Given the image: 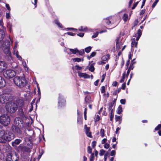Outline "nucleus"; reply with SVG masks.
Instances as JSON below:
<instances>
[{"instance_id": "64", "label": "nucleus", "mask_w": 161, "mask_h": 161, "mask_svg": "<svg viewBox=\"0 0 161 161\" xmlns=\"http://www.w3.org/2000/svg\"><path fill=\"white\" fill-rule=\"evenodd\" d=\"M10 17V14L9 13H7L6 14V17L7 18H9Z\"/></svg>"}, {"instance_id": "25", "label": "nucleus", "mask_w": 161, "mask_h": 161, "mask_svg": "<svg viewBox=\"0 0 161 161\" xmlns=\"http://www.w3.org/2000/svg\"><path fill=\"white\" fill-rule=\"evenodd\" d=\"M70 51L74 54H75L77 52H79V50L75 48V49H69Z\"/></svg>"}, {"instance_id": "41", "label": "nucleus", "mask_w": 161, "mask_h": 161, "mask_svg": "<svg viewBox=\"0 0 161 161\" xmlns=\"http://www.w3.org/2000/svg\"><path fill=\"white\" fill-rule=\"evenodd\" d=\"M138 2H136L135 3H134L133 5V6L132 7V9H135V7L137 6V5L138 4Z\"/></svg>"}, {"instance_id": "4", "label": "nucleus", "mask_w": 161, "mask_h": 161, "mask_svg": "<svg viewBox=\"0 0 161 161\" xmlns=\"http://www.w3.org/2000/svg\"><path fill=\"white\" fill-rule=\"evenodd\" d=\"M9 115L7 113L2 115L0 116V123L5 126L8 125L10 122Z\"/></svg>"}, {"instance_id": "39", "label": "nucleus", "mask_w": 161, "mask_h": 161, "mask_svg": "<svg viewBox=\"0 0 161 161\" xmlns=\"http://www.w3.org/2000/svg\"><path fill=\"white\" fill-rule=\"evenodd\" d=\"M77 53H79V54L80 55H82L84 53V51L83 49H82V50H81L80 51H79V52H77Z\"/></svg>"}, {"instance_id": "63", "label": "nucleus", "mask_w": 161, "mask_h": 161, "mask_svg": "<svg viewBox=\"0 0 161 161\" xmlns=\"http://www.w3.org/2000/svg\"><path fill=\"white\" fill-rule=\"evenodd\" d=\"M86 134L88 136H89V137H91V132H88V133H86Z\"/></svg>"}, {"instance_id": "10", "label": "nucleus", "mask_w": 161, "mask_h": 161, "mask_svg": "<svg viewBox=\"0 0 161 161\" xmlns=\"http://www.w3.org/2000/svg\"><path fill=\"white\" fill-rule=\"evenodd\" d=\"M78 75L80 77H82L85 79L90 78V75L86 73H83L80 72H78Z\"/></svg>"}, {"instance_id": "13", "label": "nucleus", "mask_w": 161, "mask_h": 161, "mask_svg": "<svg viewBox=\"0 0 161 161\" xmlns=\"http://www.w3.org/2000/svg\"><path fill=\"white\" fill-rule=\"evenodd\" d=\"M21 140L20 139H17L14 140V141L12 142V146L14 147L16 146V145L19 144L21 142Z\"/></svg>"}, {"instance_id": "56", "label": "nucleus", "mask_w": 161, "mask_h": 161, "mask_svg": "<svg viewBox=\"0 0 161 161\" xmlns=\"http://www.w3.org/2000/svg\"><path fill=\"white\" fill-rule=\"evenodd\" d=\"M6 7L8 10L10 11V8L8 4H6Z\"/></svg>"}, {"instance_id": "7", "label": "nucleus", "mask_w": 161, "mask_h": 161, "mask_svg": "<svg viewBox=\"0 0 161 161\" xmlns=\"http://www.w3.org/2000/svg\"><path fill=\"white\" fill-rule=\"evenodd\" d=\"M10 44V42H8L7 47H6V48H3V49L4 53L7 56H9L11 58V54L9 49Z\"/></svg>"}, {"instance_id": "35", "label": "nucleus", "mask_w": 161, "mask_h": 161, "mask_svg": "<svg viewBox=\"0 0 161 161\" xmlns=\"http://www.w3.org/2000/svg\"><path fill=\"white\" fill-rule=\"evenodd\" d=\"M158 2V0H156L155 1V2L153 3V4L152 5V8L154 7Z\"/></svg>"}, {"instance_id": "18", "label": "nucleus", "mask_w": 161, "mask_h": 161, "mask_svg": "<svg viewBox=\"0 0 161 161\" xmlns=\"http://www.w3.org/2000/svg\"><path fill=\"white\" fill-rule=\"evenodd\" d=\"M109 55H104L102 57L101 60L103 62H106L107 59L109 58Z\"/></svg>"}, {"instance_id": "38", "label": "nucleus", "mask_w": 161, "mask_h": 161, "mask_svg": "<svg viewBox=\"0 0 161 161\" xmlns=\"http://www.w3.org/2000/svg\"><path fill=\"white\" fill-rule=\"evenodd\" d=\"M104 147L105 148L108 149L109 147V144L107 143H105Z\"/></svg>"}, {"instance_id": "2", "label": "nucleus", "mask_w": 161, "mask_h": 161, "mask_svg": "<svg viewBox=\"0 0 161 161\" xmlns=\"http://www.w3.org/2000/svg\"><path fill=\"white\" fill-rule=\"evenodd\" d=\"M15 137L14 135L8 130H4V133L0 136V142L5 143L7 141H9Z\"/></svg>"}, {"instance_id": "29", "label": "nucleus", "mask_w": 161, "mask_h": 161, "mask_svg": "<svg viewBox=\"0 0 161 161\" xmlns=\"http://www.w3.org/2000/svg\"><path fill=\"white\" fill-rule=\"evenodd\" d=\"M92 49V47L90 46L87 47L85 48V51L87 53H89Z\"/></svg>"}, {"instance_id": "44", "label": "nucleus", "mask_w": 161, "mask_h": 161, "mask_svg": "<svg viewBox=\"0 0 161 161\" xmlns=\"http://www.w3.org/2000/svg\"><path fill=\"white\" fill-rule=\"evenodd\" d=\"M34 102H35V99H34L33 100V101H32V102H31V107L30 109V111H32L33 110V104L34 103Z\"/></svg>"}, {"instance_id": "33", "label": "nucleus", "mask_w": 161, "mask_h": 161, "mask_svg": "<svg viewBox=\"0 0 161 161\" xmlns=\"http://www.w3.org/2000/svg\"><path fill=\"white\" fill-rule=\"evenodd\" d=\"M105 151H104L103 149L101 150L100 151L99 155L100 156H103L104 154L105 153Z\"/></svg>"}, {"instance_id": "43", "label": "nucleus", "mask_w": 161, "mask_h": 161, "mask_svg": "<svg viewBox=\"0 0 161 161\" xmlns=\"http://www.w3.org/2000/svg\"><path fill=\"white\" fill-rule=\"evenodd\" d=\"M161 128V125H158L155 128V130H158Z\"/></svg>"}, {"instance_id": "9", "label": "nucleus", "mask_w": 161, "mask_h": 161, "mask_svg": "<svg viewBox=\"0 0 161 161\" xmlns=\"http://www.w3.org/2000/svg\"><path fill=\"white\" fill-rule=\"evenodd\" d=\"M66 100L61 96L58 98V104L59 106L62 107L66 103Z\"/></svg>"}, {"instance_id": "21", "label": "nucleus", "mask_w": 161, "mask_h": 161, "mask_svg": "<svg viewBox=\"0 0 161 161\" xmlns=\"http://www.w3.org/2000/svg\"><path fill=\"white\" fill-rule=\"evenodd\" d=\"M85 101L86 103H89L91 101V97L89 96H87L85 97Z\"/></svg>"}, {"instance_id": "19", "label": "nucleus", "mask_w": 161, "mask_h": 161, "mask_svg": "<svg viewBox=\"0 0 161 161\" xmlns=\"http://www.w3.org/2000/svg\"><path fill=\"white\" fill-rule=\"evenodd\" d=\"M20 118H16L15 119L14 122L16 125H18L20 124V123L21 122L20 121Z\"/></svg>"}, {"instance_id": "23", "label": "nucleus", "mask_w": 161, "mask_h": 161, "mask_svg": "<svg viewBox=\"0 0 161 161\" xmlns=\"http://www.w3.org/2000/svg\"><path fill=\"white\" fill-rule=\"evenodd\" d=\"M95 69L94 64H92L88 68L89 70L91 72H93Z\"/></svg>"}, {"instance_id": "27", "label": "nucleus", "mask_w": 161, "mask_h": 161, "mask_svg": "<svg viewBox=\"0 0 161 161\" xmlns=\"http://www.w3.org/2000/svg\"><path fill=\"white\" fill-rule=\"evenodd\" d=\"M4 130L2 126L0 125V136H2L3 133H4Z\"/></svg>"}, {"instance_id": "59", "label": "nucleus", "mask_w": 161, "mask_h": 161, "mask_svg": "<svg viewBox=\"0 0 161 161\" xmlns=\"http://www.w3.org/2000/svg\"><path fill=\"white\" fill-rule=\"evenodd\" d=\"M107 141V139H106V138H104L103 139L102 141V142H101V143L102 144H104V143H105V142H106V141Z\"/></svg>"}, {"instance_id": "51", "label": "nucleus", "mask_w": 161, "mask_h": 161, "mask_svg": "<svg viewBox=\"0 0 161 161\" xmlns=\"http://www.w3.org/2000/svg\"><path fill=\"white\" fill-rule=\"evenodd\" d=\"M135 59L134 58V59H133L131 62V63L130 64V68H131V65H133L135 64V63H136V62H134V61L135 60Z\"/></svg>"}, {"instance_id": "62", "label": "nucleus", "mask_w": 161, "mask_h": 161, "mask_svg": "<svg viewBox=\"0 0 161 161\" xmlns=\"http://www.w3.org/2000/svg\"><path fill=\"white\" fill-rule=\"evenodd\" d=\"M131 68H130V67L129 68V69H128L127 71V76H128L129 75V73L130 72V69Z\"/></svg>"}, {"instance_id": "55", "label": "nucleus", "mask_w": 161, "mask_h": 161, "mask_svg": "<svg viewBox=\"0 0 161 161\" xmlns=\"http://www.w3.org/2000/svg\"><path fill=\"white\" fill-rule=\"evenodd\" d=\"M96 142L95 141H93L92 143V147H94L96 145Z\"/></svg>"}, {"instance_id": "58", "label": "nucleus", "mask_w": 161, "mask_h": 161, "mask_svg": "<svg viewBox=\"0 0 161 161\" xmlns=\"http://www.w3.org/2000/svg\"><path fill=\"white\" fill-rule=\"evenodd\" d=\"M126 87V84L125 83H124L122 86V88L124 90Z\"/></svg>"}, {"instance_id": "49", "label": "nucleus", "mask_w": 161, "mask_h": 161, "mask_svg": "<svg viewBox=\"0 0 161 161\" xmlns=\"http://www.w3.org/2000/svg\"><path fill=\"white\" fill-rule=\"evenodd\" d=\"M100 119V117L99 115H97L95 119V121H98Z\"/></svg>"}, {"instance_id": "48", "label": "nucleus", "mask_w": 161, "mask_h": 161, "mask_svg": "<svg viewBox=\"0 0 161 161\" xmlns=\"http://www.w3.org/2000/svg\"><path fill=\"white\" fill-rule=\"evenodd\" d=\"M18 52L17 51L16 52V56L19 59V60H21L22 59V58L21 56L19 55L18 54Z\"/></svg>"}, {"instance_id": "40", "label": "nucleus", "mask_w": 161, "mask_h": 161, "mask_svg": "<svg viewBox=\"0 0 161 161\" xmlns=\"http://www.w3.org/2000/svg\"><path fill=\"white\" fill-rule=\"evenodd\" d=\"M101 92L102 93H104L105 92V87L103 86L101 88Z\"/></svg>"}, {"instance_id": "31", "label": "nucleus", "mask_w": 161, "mask_h": 161, "mask_svg": "<svg viewBox=\"0 0 161 161\" xmlns=\"http://www.w3.org/2000/svg\"><path fill=\"white\" fill-rule=\"evenodd\" d=\"M104 130L103 129H101L100 130V135L102 137H103L104 136Z\"/></svg>"}, {"instance_id": "24", "label": "nucleus", "mask_w": 161, "mask_h": 161, "mask_svg": "<svg viewBox=\"0 0 161 161\" xmlns=\"http://www.w3.org/2000/svg\"><path fill=\"white\" fill-rule=\"evenodd\" d=\"M109 111H113L114 110V104L112 103H111L109 104Z\"/></svg>"}, {"instance_id": "52", "label": "nucleus", "mask_w": 161, "mask_h": 161, "mask_svg": "<svg viewBox=\"0 0 161 161\" xmlns=\"http://www.w3.org/2000/svg\"><path fill=\"white\" fill-rule=\"evenodd\" d=\"M77 35L80 37H83L84 36V33H80L77 34Z\"/></svg>"}, {"instance_id": "5", "label": "nucleus", "mask_w": 161, "mask_h": 161, "mask_svg": "<svg viewBox=\"0 0 161 161\" xmlns=\"http://www.w3.org/2000/svg\"><path fill=\"white\" fill-rule=\"evenodd\" d=\"M4 76L8 79H10L16 75V73L12 69H7L4 72Z\"/></svg>"}, {"instance_id": "6", "label": "nucleus", "mask_w": 161, "mask_h": 161, "mask_svg": "<svg viewBox=\"0 0 161 161\" xmlns=\"http://www.w3.org/2000/svg\"><path fill=\"white\" fill-rule=\"evenodd\" d=\"M19 157L16 153H9L7 156L6 161H18Z\"/></svg>"}, {"instance_id": "60", "label": "nucleus", "mask_w": 161, "mask_h": 161, "mask_svg": "<svg viewBox=\"0 0 161 161\" xmlns=\"http://www.w3.org/2000/svg\"><path fill=\"white\" fill-rule=\"evenodd\" d=\"M75 67L76 68V69H78V70H80L82 69L81 67L79 66L78 65H76L75 66Z\"/></svg>"}, {"instance_id": "22", "label": "nucleus", "mask_w": 161, "mask_h": 161, "mask_svg": "<svg viewBox=\"0 0 161 161\" xmlns=\"http://www.w3.org/2000/svg\"><path fill=\"white\" fill-rule=\"evenodd\" d=\"M8 42H10L8 40H6L2 44V47L3 48H6L7 47V44Z\"/></svg>"}, {"instance_id": "34", "label": "nucleus", "mask_w": 161, "mask_h": 161, "mask_svg": "<svg viewBox=\"0 0 161 161\" xmlns=\"http://www.w3.org/2000/svg\"><path fill=\"white\" fill-rule=\"evenodd\" d=\"M22 64L23 66H24L25 68V70H28V68L26 66V62L25 61H23L22 62Z\"/></svg>"}, {"instance_id": "46", "label": "nucleus", "mask_w": 161, "mask_h": 161, "mask_svg": "<svg viewBox=\"0 0 161 161\" xmlns=\"http://www.w3.org/2000/svg\"><path fill=\"white\" fill-rule=\"evenodd\" d=\"M115 151L114 150L111 151L110 153V156H112L115 155Z\"/></svg>"}, {"instance_id": "28", "label": "nucleus", "mask_w": 161, "mask_h": 161, "mask_svg": "<svg viewBox=\"0 0 161 161\" xmlns=\"http://www.w3.org/2000/svg\"><path fill=\"white\" fill-rule=\"evenodd\" d=\"M87 30V27H84L83 26H81L79 29V30L80 31H86Z\"/></svg>"}, {"instance_id": "30", "label": "nucleus", "mask_w": 161, "mask_h": 161, "mask_svg": "<svg viewBox=\"0 0 161 161\" xmlns=\"http://www.w3.org/2000/svg\"><path fill=\"white\" fill-rule=\"evenodd\" d=\"M128 18V15L126 14H124L123 17V19L125 21H127Z\"/></svg>"}, {"instance_id": "8", "label": "nucleus", "mask_w": 161, "mask_h": 161, "mask_svg": "<svg viewBox=\"0 0 161 161\" xmlns=\"http://www.w3.org/2000/svg\"><path fill=\"white\" fill-rule=\"evenodd\" d=\"M7 67V64L3 61H0V72H3Z\"/></svg>"}, {"instance_id": "12", "label": "nucleus", "mask_w": 161, "mask_h": 161, "mask_svg": "<svg viewBox=\"0 0 161 161\" xmlns=\"http://www.w3.org/2000/svg\"><path fill=\"white\" fill-rule=\"evenodd\" d=\"M123 44L120 41L119 38L116 39V47L117 49L119 50L120 47L122 46Z\"/></svg>"}, {"instance_id": "11", "label": "nucleus", "mask_w": 161, "mask_h": 161, "mask_svg": "<svg viewBox=\"0 0 161 161\" xmlns=\"http://www.w3.org/2000/svg\"><path fill=\"white\" fill-rule=\"evenodd\" d=\"M14 132L17 135H20L22 133V131L18 127L14 126L13 128Z\"/></svg>"}, {"instance_id": "54", "label": "nucleus", "mask_w": 161, "mask_h": 161, "mask_svg": "<svg viewBox=\"0 0 161 161\" xmlns=\"http://www.w3.org/2000/svg\"><path fill=\"white\" fill-rule=\"evenodd\" d=\"M105 63H106V62H103V61H102L101 60V61H99L97 63V64H105Z\"/></svg>"}, {"instance_id": "37", "label": "nucleus", "mask_w": 161, "mask_h": 161, "mask_svg": "<svg viewBox=\"0 0 161 161\" xmlns=\"http://www.w3.org/2000/svg\"><path fill=\"white\" fill-rule=\"evenodd\" d=\"M98 34L99 32H97L95 33L93 35H92V38H94L97 37L98 36Z\"/></svg>"}, {"instance_id": "15", "label": "nucleus", "mask_w": 161, "mask_h": 161, "mask_svg": "<svg viewBox=\"0 0 161 161\" xmlns=\"http://www.w3.org/2000/svg\"><path fill=\"white\" fill-rule=\"evenodd\" d=\"M142 33L140 29H139L137 32L136 34V35L137 36L136 37V41H137L139 39V38L141 36Z\"/></svg>"}, {"instance_id": "17", "label": "nucleus", "mask_w": 161, "mask_h": 161, "mask_svg": "<svg viewBox=\"0 0 161 161\" xmlns=\"http://www.w3.org/2000/svg\"><path fill=\"white\" fill-rule=\"evenodd\" d=\"M137 42H135V38H133L132 41L131 42V47H136L137 45Z\"/></svg>"}, {"instance_id": "57", "label": "nucleus", "mask_w": 161, "mask_h": 161, "mask_svg": "<svg viewBox=\"0 0 161 161\" xmlns=\"http://www.w3.org/2000/svg\"><path fill=\"white\" fill-rule=\"evenodd\" d=\"M96 53L95 52H93L90 55L91 56H92V57H94L96 55Z\"/></svg>"}, {"instance_id": "20", "label": "nucleus", "mask_w": 161, "mask_h": 161, "mask_svg": "<svg viewBox=\"0 0 161 161\" xmlns=\"http://www.w3.org/2000/svg\"><path fill=\"white\" fill-rule=\"evenodd\" d=\"M72 59L74 62H80L81 61H83L84 60L83 58H73Z\"/></svg>"}, {"instance_id": "3", "label": "nucleus", "mask_w": 161, "mask_h": 161, "mask_svg": "<svg viewBox=\"0 0 161 161\" xmlns=\"http://www.w3.org/2000/svg\"><path fill=\"white\" fill-rule=\"evenodd\" d=\"M14 84L20 87H22L25 85L26 80L24 77L16 76L13 79Z\"/></svg>"}, {"instance_id": "16", "label": "nucleus", "mask_w": 161, "mask_h": 161, "mask_svg": "<svg viewBox=\"0 0 161 161\" xmlns=\"http://www.w3.org/2000/svg\"><path fill=\"white\" fill-rule=\"evenodd\" d=\"M5 33L3 31L0 30V41L2 40L4 38Z\"/></svg>"}, {"instance_id": "26", "label": "nucleus", "mask_w": 161, "mask_h": 161, "mask_svg": "<svg viewBox=\"0 0 161 161\" xmlns=\"http://www.w3.org/2000/svg\"><path fill=\"white\" fill-rule=\"evenodd\" d=\"M54 22V23L58 26L60 28H63L62 25L60 23L58 20H55Z\"/></svg>"}, {"instance_id": "1", "label": "nucleus", "mask_w": 161, "mask_h": 161, "mask_svg": "<svg viewBox=\"0 0 161 161\" xmlns=\"http://www.w3.org/2000/svg\"><path fill=\"white\" fill-rule=\"evenodd\" d=\"M4 95L2 96V98H0V102L2 103H6V107L7 111H16L17 109L19 110H23L22 108L24 106V103L22 100L17 102V104L13 102L7 103V99L4 98Z\"/></svg>"}, {"instance_id": "61", "label": "nucleus", "mask_w": 161, "mask_h": 161, "mask_svg": "<svg viewBox=\"0 0 161 161\" xmlns=\"http://www.w3.org/2000/svg\"><path fill=\"white\" fill-rule=\"evenodd\" d=\"M20 147L22 148V151L23 152V151H26V148L25 147H23L20 146Z\"/></svg>"}, {"instance_id": "14", "label": "nucleus", "mask_w": 161, "mask_h": 161, "mask_svg": "<svg viewBox=\"0 0 161 161\" xmlns=\"http://www.w3.org/2000/svg\"><path fill=\"white\" fill-rule=\"evenodd\" d=\"M5 85V82L3 77L0 76V87H3Z\"/></svg>"}, {"instance_id": "50", "label": "nucleus", "mask_w": 161, "mask_h": 161, "mask_svg": "<svg viewBox=\"0 0 161 161\" xmlns=\"http://www.w3.org/2000/svg\"><path fill=\"white\" fill-rule=\"evenodd\" d=\"M114 118V115L113 114L112 112L111 111V115L110 117V120L111 121Z\"/></svg>"}, {"instance_id": "45", "label": "nucleus", "mask_w": 161, "mask_h": 161, "mask_svg": "<svg viewBox=\"0 0 161 161\" xmlns=\"http://www.w3.org/2000/svg\"><path fill=\"white\" fill-rule=\"evenodd\" d=\"M121 116H117L116 115H115V120L116 121H119V120H120L121 119Z\"/></svg>"}, {"instance_id": "32", "label": "nucleus", "mask_w": 161, "mask_h": 161, "mask_svg": "<svg viewBox=\"0 0 161 161\" xmlns=\"http://www.w3.org/2000/svg\"><path fill=\"white\" fill-rule=\"evenodd\" d=\"M125 73L124 72L123 73V76H122L121 79L120 80V82L121 83H122L124 81L125 79Z\"/></svg>"}, {"instance_id": "53", "label": "nucleus", "mask_w": 161, "mask_h": 161, "mask_svg": "<svg viewBox=\"0 0 161 161\" xmlns=\"http://www.w3.org/2000/svg\"><path fill=\"white\" fill-rule=\"evenodd\" d=\"M67 34L68 35H70V36H74L76 34H75L73 33L72 32H67Z\"/></svg>"}, {"instance_id": "36", "label": "nucleus", "mask_w": 161, "mask_h": 161, "mask_svg": "<svg viewBox=\"0 0 161 161\" xmlns=\"http://www.w3.org/2000/svg\"><path fill=\"white\" fill-rule=\"evenodd\" d=\"M92 149L90 146L88 147L87 152L89 153H91L92 152Z\"/></svg>"}, {"instance_id": "47", "label": "nucleus", "mask_w": 161, "mask_h": 161, "mask_svg": "<svg viewBox=\"0 0 161 161\" xmlns=\"http://www.w3.org/2000/svg\"><path fill=\"white\" fill-rule=\"evenodd\" d=\"M120 102L121 104H124L125 103V99H121L120 100Z\"/></svg>"}, {"instance_id": "42", "label": "nucleus", "mask_w": 161, "mask_h": 161, "mask_svg": "<svg viewBox=\"0 0 161 161\" xmlns=\"http://www.w3.org/2000/svg\"><path fill=\"white\" fill-rule=\"evenodd\" d=\"M105 76H106V74H104L102 76V79L101 80V82H103L105 78Z\"/></svg>"}]
</instances>
